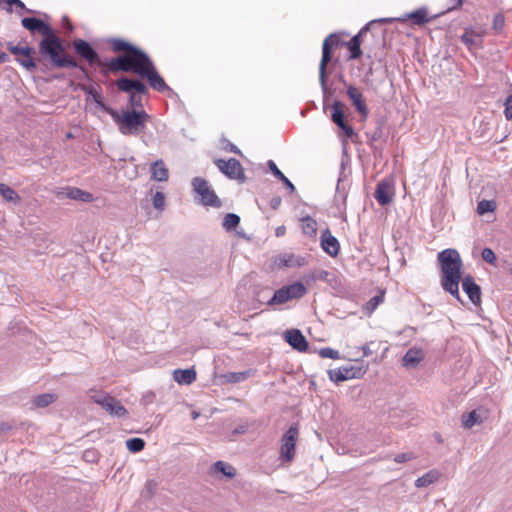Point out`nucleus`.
Returning a JSON list of instances; mask_svg holds the SVG:
<instances>
[{
  "instance_id": "obj_35",
  "label": "nucleus",
  "mask_w": 512,
  "mask_h": 512,
  "mask_svg": "<svg viewBox=\"0 0 512 512\" xmlns=\"http://www.w3.org/2000/svg\"><path fill=\"white\" fill-rule=\"evenodd\" d=\"M213 469L216 471V472H221L223 473V475H225L226 477L228 478H233L235 475H236V470L234 467H232L231 465L223 462V461H217L214 466H213Z\"/></svg>"
},
{
  "instance_id": "obj_56",
  "label": "nucleus",
  "mask_w": 512,
  "mask_h": 512,
  "mask_svg": "<svg viewBox=\"0 0 512 512\" xmlns=\"http://www.w3.org/2000/svg\"><path fill=\"white\" fill-rule=\"evenodd\" d=\"M7 59V55L5 53H0V63L4 62Z\"/></svg>"
},
{
  "instance_id": "obj_52",
  "label": "nucleus",
  "mask_w": 512,
  "mask_h": 512,
  "mask_svg": "<svg viewBox=\"0 0 512 512\" xmlns=\"http://www.w3.org/2000/svg\"><path fill=\"white\" fill-rule=\"evenodd\" d=\"M450 9H457L462 6L463 0H449Z\"/></svg>"
},
{
  "instance_id": "obj_37",
  "label": "nucleus",
  "mask_w": 512,
  "mask_h": 512,
  "mask_svg": "<svg viewBox=\"0 0 512 512\" xmlns=\"http://www.w3.org/2000/svg\"><path fill=\"white\" fill-rule=\"evenodd\" d=\"M252 375L250 370L242 371V372H230L225 375V378L228 382L238 383L248 379Z\"/></svg>"
},
{
  "instance_id": "obj_51",
  "label": "nucleus",
  "mask_w": 512,
  "mask_h": 512,
  "mask_svg": "<svg viewBox=\"0 0 512 512\" xmlns=\"http://www.w3.org/2000/svg\"><path fill=\"white\" fill-rule=\"evenodd\" d=\"M281 181L286 185L290 193H293L295 191V186L286 176Z\"/></svg>"
},
{
  "instance_id": "obj_55",
  "label": "nucleus",
  "mask_w": 512,
  "mask_h": 512,
  "mask_svg": "<svg viewBox=\"0 0 512 512\" xmlns=\"http://www.w3.org/2000/svg\"><path fill=\"white\" fill-rule=\"evenodd\" d=\"M280 202H281V200H280L279 198H278V199H276V200H274V201L272 202V203H273V204H272V207H273V208H276V207L280 204Z\"/></svg>"
},
{
  "instance_id": "obj_34",
  "label": "nucleus",
  "mask_w": 512,
  "mask_h": 512,
  "mask_svg": "<svg viewBox=\"0 0 512 512\" xmlns=\"http://www.w3.org/2000/svg\"><path fill=\"white\" fill-rule=\"evenodd\" d=\"M413 25H424L429 21L427 11L425 9H418L408 15Z\"/></svg>"
},
{
  "instance_id": "obj_3",
  "label": "nucleus",
  "mask_w": 512,
  "mask_h": 512,
  "mask_svg": "<svg viewBox=\"0 0 512 512\" xmlns=\"http://www.w3.org/2000/svg\"><path fill=\"white\" fill-rule=\"evenodd\" d=\"M107 113L112 117L123 135H137L144 132L146 124L150 120V116L144 110L117 112L113 109H107Z\"/></svg>"
},
{
  "instance_id": "obj_7",
  "label": "nucleus",
  "mask_w": 512,
  "mask_h": 512,
  "mask_svg": "<svg viewBox=\"0 0 512 512\" xmlns=\"http://www.w3.org/2000/svg\"><path fill=\"white\" fill-rule=\"evenodd\" d=\"M299 436L297 425H292L286 431L281 439L280 459L286 463H290L295 456L296 443Z\"/></svg>"
},
{
  "instance_id": "obj_24",
  "label": "nucleus",
  "mask_w": 512,
  "mask_h": 512,
  "mask_svg": "<svg viewBox=\"0 0 512 512\" xmlns=\"http://www.w3.org/2000/svg\"><path fill=\"white\" fill-rule=\"evenodd\" d=\"M364 30L362 29L357 35L353 36L348 42L343 43L349 51V59H358L362 55L361 51V36Z\"/></svg>"
},
{
  "instance_id": "obj_38",
  "label": "nucleus",
  "mask_w": 512,
  "mask_h": 512,
  "mask_svg": "<svg viewBox=\"0 0 512 512\" xmlns=\"http://www.w3.org/2000/svg\"><path fill=\"white\" fill-rule=\"evenodd\" d=\"M497 205L493 200H482L477 205V212L479 215H483L488 212L495 211Z\"/></svg>"
},
{
  "instance_id": "obj_14",
  "label": "nucleus",
  "mask_w": 512,
  "mask_h": 512,
  "mask_svg": "<svg viewBox=\"0 0 512 512\" xmlns=\"http://www.w3.org/2000/svg\"><path fill=\"white\" fill-rule=\"evenodd\" d=\"M364 373L365 370L359 366H345L328 371L329 379L335 383L360 378Z\"/></svg>"
},
{
  "instance_id": "obj_26",
  "label": "nucleus",
  "mask_w": 512,
  "mask_h": 512,
  "mask_svg": "<svg viewBox=\"0 0 512 512\" xmlns=\"http://www.w3.org/2000/svg\"><path fill=\"white\" fill-rule=\"evenodd\" d=\"M173 377L177 383L189 385L196 380V372L193 369H177Z\"/></svg>"
},
{
  "instance_id": "obj_49",
  "label": "nucleus",
  "mask_w": 512,
  "mask_h": 512,
  "mask_svg": "<svg viewBox=\"0 0 512 512\" xmlns=\"http://www.w3.org/2000/svg\"><path fill=\"white\" fill-rule=\"evenodd\" d=\"M414 458H415V455L413 453H400L394 457V461L397 463H403V462L410 461Z\"/></svg>"
},
{
  "instance_id": "obj_59",
  "label": "nucleus",
  "mask_w": 512,
  "mask_h": 512,
  "mask_svg": "<svg viewBox=\"0 0 512 512\" xmlns=\"http://www.w3.org/2000/svg\"><path fill=\"white\" fill-rule=\"evenodd\" d=\"M509 271H510V273L512 274V266L510 267Z\"/></svg>"
},
{
  "instance_id": "obj_23",
  "label": "nucleus",
  "mask_w": 512,
  "mask_h": 512,
  "mask_svg": "<svg viewBox=\"0 0 512 512\" xmlns=\"http://www.w3.org/2000/svg\"><path fill=\"white\" fill-rule=\"evenodd\" d=\"M22 25L32 32L39 31L44 36V38L53 33L47 24L37 18H23Z\"/></svg>"
},
{
  "instance_id": "obj_45",
  "label": "nucleus",
  "mask_w": 512,
  "mask_h": 512,
  "mask_svg": "<svg viewBox=\"0 0 512 512\" xmlns=\"http://www.w3.org/2000/svg\"><path fill=\"white\" fill-rule=\"evenodd\" d=\"M6 4L8 6V11H12V6H16L17 8L24 10L26 9L25 4L21 0H0V4Z\"/></svg>"
},
{
  "instance_id": "obj_46",
  "label": "nucleus",
  "mask_w": 512,
  "mask_h": 512,
  "mask_svg": "<svg viewBox=\"0 0 512 512\" xmlns=\"http://www.w3.org/2000/svg\"><path fill=\"white\" fill-rule=\"evenodd\" d=\"M89 94L92 95V97L94 98V101L104 110L107 112V109H111L110 107H107L103 102H102V97L101 95L93 88H91L89 90Z\"/></svg>"
},
{
  "instance_id": "obj_19",
  "label": "nucleus",
  "mask_w": 512,
  "mask_h": 512,
  "mask_svg": "<svg viewBox=\"0 0 512 512\" xmlns=\"http://www.w3.org/2000/svg\"><path fill=\"white\" fill-rule=\"evenodd\" d=\"M321 248L331 257H336L339 254V241L331 234L328 228L321 234Z\"/></svg>"
},
{
  "instance_id": "obj_28",
  "label": "nucleus",
  "mask_w": 512,
  "mask_h": 512,
  "mask_svg": "<svg viewBox=\"0 0 512 512\" xmlns=\"http://www.w3.org/2000/svg\"><path fill=\"white\" fill-rule=\"evenodd\" d=\"M423 358L422 351L420 349L411 348L403 357V365L406 367L418 364Z\"/></svg>"
},
{
  "instance_id": "obj_2",
  "label": "nucleus",
  "mask_w": 512,
  "mask_h": 512,
  "mask_svg": "<svg viewBox=\"0 0 512 512\" xmlns=\"http://www.w3.org/2000/svg\"><path fill=\"white\" fill-rule=\"evenodd\" d=\"M441 270V286L452 296L460 299L459 283L462 280L463 262L456 249L448 248L437 256Z\"/></svg>"
},
{
  "instance_id": "obj_20",
  "label": "nucleus",
  "mask_w": 512,
  "mask_h": 512,
  "mask_svg": "<svg viewBox=\"0 0 512 512\" xmlns=\"http://www.w3.org/2000/svg\"><path fill=\"white\" fill-rule=\"evenodd\" d=\"M285 340L290 346L299 352H305L308 349V342L302 332L298 329L286 331Z\"/></svg>"
},
{
  "instance_id": "obj_29",
  "label": "nucleus",
  "mask_w": 512,
  "mask_h": 512,
  "mask_svg": "<svg viewBox=\"0 0 512 512\" xmlns=\"http://www.w3.org/2000/svg\"><path fill=\"white\" fill-rule=\"evenodd\" d=\"M301 230L303 234L314 237L317 234V222L310 216L303 217L301 220Z\"/></svg>"
},
{
  "instance_id": "obj_6",
  "label": "nucleus",
  "mask_w": 512,
  "mask_h": 512,
  "mask_svg": "<svg viewBox=\"0 0 512 512\" xmlns=\"http://www.w3.org/2000/svg\"><path fill=\"white\" fill-rule=\"evenodd\" d=\"M306 294V288L301 282H295L278 289L269 304H284L289 300L299 299Z\"/></svg>"
},
{
  "instance_id": "obj_22",
  "label": "nucleus",
  "mask_w": 512,
  "mask_h": 512,
  "mask_svg": "<svg viewBox=\"0 0 512 512\" xmlns=\"http://www.w3.org/2000/svg\"><path fill=\"white\" fill-rule=\"evenodd\" d=\"M274 263L278 267H301L306 264L304 257L296 256L292 253H284L275 258Z\"/></svg>"
},
{
  "instance_id": "obj_21",
  "label": "nucleus",
  "mask_w": 512,
  "mask_h": 512,
  "mask_svg": "<svg viewBox=\"0 0 512 512\" xmlns=\"http://www.w3.org/2000/svg\"><path fill=\"white\" fill-rule=\"evenodd\" d=\"M463 290L468 295L469 299L476 306L481 303V289L478 284L475 283L471 276H467L462 280Z\"/></svg>"
},
{
  "instance_id": "obj_25",
  "label": "nucleus",
  "mask_w": 512,
  "mask_h": 512,
  "mask_svg": "<svg viewBox=\"0 0 512 512\" xmlns=\"http://www.w3.org/2000/svg\"><path fill=\"white\" fill-rule=\"evenodd\" d=\"M331 120L334 124H336L338 127L343 126L345 123V104L341 101H335L331 106Z\"/></svg>"
},
{
  "instance_id": "obj_42",
  "label": "nucleus",
  "mask_w": 512,
  "mask_h": 512,
  "mask_svg": "<svg viewBox=\"0 0 512 512\" xmlns=\"http://www.w3.org/2000/svg\"><path fill=\"white\" fill-rule=\"evenodd\" d=\"M505 26V17L502 13H497L493 18L492 28L496 33H500Z\"/></svg>"
},
{
  "instance_id": "obj_1",
  "label": "nucleus",
  "mask_w": 512,
  "mask_h": 512,
  "mask_svg": "<svg viewBox=\"0 0 512 512\" xmlns=\"http://www.w3.org/2000/svg\"><path fill=\"white\" fill-rule=\"evenodd\" d=\"M109 44L113 52L122 53L106 64L110 72H134L145 78L152 89L158 92L170 90L151 58L143 50L122 38H112Z\"/></svg>"
},
{
  "instance_id": "obj_40",
  "label": "nucleus",
  "mask_w": 512,
  "mask_h": 512,
  "mask_svg": "<svg viewBox=\"0 0 512 512\" xmlns=\"http://www.w3.org/2000/svg\"><path fill=\"white\" fill-rule=\"evenodd\" d=\"M384 300V295L383 294H380V295H376L374 297H372L365 305V310L368 314H371L377 307L380 303H382Z\"/></svg>"
},
{
  "instance_id": "obj_10",
  "label": "nucleus",
  "mask_w": 512,
  "mask_h": 512,
  "mask_svg": "<svg viewBox=\"0 0 512 512\" xmlns=\"http://www.w3.org/2000/svg\"><path fill=\"white\" fill-rule=\"evenodd\" d=\"M214 163L217 168L230 179L241 182L245 180L244 169L239 160L235 158H230L229 160L216 159Z\"/></svg>"
},
{
  "instance_id": "obj_33",
  "label": "nucleus",
  "mask_w": 512,
  "mask_h": 512,
  "mask_svg": "<svg viewBox=\"0 0 512 512\" xmlns=\"http://www.w3.org/2000/svg\"><path fill=\"white\" fill-rule=\"evenodd\" d=\"M0 194L8 202L18 203L20 201L18 193L6 184H0Z\"/></svg>"
},
{
  "instance_id": "obj_9",
  "label": "nucleus",
  "mask_w": 512,
  "mask_h": 512,
  "mask_svg": "<svg viewBox=\"0 0 512 512\" xmlns=\"http://www.w3.org/2000/svg\"><path fill=\"white\" fill-rule=\"evenodd\" d=\"M7 49L15 56V60L27 70L33 71L36 68V62L34 59L35 51L33 48L29 46H22L20 44L14 45L12 43H8Z\"/></svg>"
},
{
  "instance_id": "obj_54",
  "label": "nucleus",
  "mask_w": 512,
  "mask_h": 512,
  "mask_svg": "<svg viewBox=\"0 0 512 512\" xmlns=\"http://www.w3.org/2000/svg\"><path fill=\"white\" fill-rule=\"evenodd\" d=\"M285 233H286L285 226H279L276 228L275 234L277 237H282L285 235Z\"/></svg>"
},
{
  "instance_id": "obj_27",
  "label": "nucleus",
  "mask_w": 512,
  "mask_h": 512,
  "mask_svg": "<svg viewBox=\"0 0 512 512\" xmlns=\"http://www.w3.org/2000/svg\"><path fill=\"white\" fill-rule=\"evenodd\" d=\"M168 169L162 160H157L151 165V177L156 181L168 180Z\"/></svg>"
},
{
  "instance_id": "obj_17",
  "label": "nucleus",
  "mask_w": 512,
  "mask_h": 512,
  "mask_svg": "<svg viewBox=\"0 0 512 512\" xmlns=\"http://www.w3.org/2000/svg\"><path fill=\"white\" fill-rule=\"evenodd\" d=\"M485 34V29L483 28H466L463 35L461 36V41L467 46L469 50L478 47L482 43V38Z\"/></svg>"
},
{
  "instance_id": "obj_36",
  "label": "nucleus",
  "mask_w": 512,
  "mask_h": 512,
  "mask_svg": "<svg viewBox=\"0 0 512 512\" xmlns=\"http://www.w3.org/2000/svg\"><path fill=\"white\" fill-rule=\"evenodd\" d=\"M240 223V217L234 213H228L224 216L223 227L227 231L235 229Z\"/></svg>"
},
{
  "instance_id": "obj_18",
  "label": "nucleus",
  "mask_w": 512,
  "mask_h": 512,
  "mask_svg": "<svg viewBox=\"0 0 512 512\" xmlns=\"http://www.w3.org/2000/svg\"><path fill=\"white\" fill-rule=\"evenodd\" d=\"M393 196V186L389 181L382 180L377 184L374 197L380 205L385 206L391 203L393 200Z\"/></svg>"
},
{
  "instance_id": "obj_41",
  "label": "nucleus",
  "mask_w": 512,
  "mask_h": 512,
  "mask_svg": "<svg viewBox=\"0 0 512 512\" xmlns=\"http://www.w3.org/2000/svg\"><path fill=\"white\" fill-rule=\"evenodd\" d=\"M318 354L321 358H330V359H340V353L339 351L337 350H334L330 347H324V348H321L319 351H318Z\"/></svg>"
},
{
  "instance_id": "obj_58",
  "label": "nucleus",
  "mask_w": 512,
  "mask_h": 512,
  "mask_svg": "<svg viewBox=\"0 0 512 512\" xmlns=\"http://www.w3.org/2000/svg\"><path fill=\"white\" fill-rule=\"evenodd\" d=\"M89 453H90L89 451H86L85 454H84L85 457H88Z\"/></svg>"
},
{
  "instance_id": "obj_48",
  "label": "nucleus",
  "mask_w": 512,
  "mask_h": 512,
  "mask_svg": "<svg viewBox=\"0 0 512 512\" xmlns=\"http://www.w3.org/2000/svg\"><path fill=\"white\" fill-rule=\"evenodd\" d=\"M268 166L273 175L278 178L280 181L285 177V175L279 170L277 165L274 163V161L270 160L268 161Z\"/></svg>"
},
{
  "instance_id": "obj_8",
  "label": "nucleus",
  "mask_w": 512,
  "mask_h": 512,
  "mask_svg": "<svg viewBox=\"0 0 512 512\" xmlns=\"http://www.w3.org/2000/svg\"><path fill=\"white\" fill-rule=\"evenodd\" d=\"M195 192L200 196V202L204 206L220 207L221 201L210 188L208 182L200 177H196L192 182Z\"/></svg>"
},
{
  "instance_id": "obj_15",
  "label": "nucleus",
  "mask_w": 512,
  "mask_h": 512,
  "mask_svg": "<svg viewBox=\"0 0 512 512\" xmlns=\"http://www.w3.org/2000/svg\"><path fill=\"white\" fill-rule=\"evenodd\" d=\"M488 412V409L484 407H479L469 413L463 414L461 417L462 426L465 429H470L474 425L482 424L484 420L487 418Z\"/></svg>"
},
{
  "instance_id": "obj_5",
  "label": "nucleus",
  "mask_w": 512,
  "mask_h": 512,
  "mask_svg": "<svg viewBox=\"0 0 512 512\" xmlns=\"http://www.w3.org/2000/svg\"><path fill=\"white\" fill-rule=\"evenodd\" d=\"M340 45L339 35L332 33L327 36L322 45V58L319 65V80L323 87L326 86L327 73L326 68L332 58V51Z\"/></svg>"
},
{
  "instance_id": "obj_53",
  "label": "nucleus",
  "mask_w": 512,
  "mask_h": 512,
  "mask_svg": "<svg viewBox=\"0 0 512 512\" xmlns=\"http://www.w3.org/2000/svg\"><path fill=\"white\" fill-rule=\"evenodd\" d=\"M138 93H131V96H130V100L129 102L132 104V105H137L140 101H141V97L137 96Z\"/></svg>"
},
{
  "instance_id": "obj_50",
  "label": "nucleus",
  "mask_w": 512,
  "mask_h": 512,
  "mask_svg": "<svg viewBox=\"0 0 512 512\" xmlns=\"http://www.w3.org/2000/svg\"><path fill=\"white\" fill-rule=\"evenodd\" d=\"M346 138L352 139L356 133L352 126H350L348 123H345L343 126L339 127Z\"/></svg>"
},
{
  "instance_id": "obj_12",
  "label": "nucleus",
  "mask_w": 512,
  "mask_h": 512,
  "mask_svg": "<svg viewBox=\"0 0 512 512\" xmlns=\"http://www.w3.org/2000/svg\"><path fill=\"white\" fill-rule=\"evenodd\" d=\"M346 94L361 118L364 120L367 119L369 115V109L366 104V99L360 88L352 84H346Z\"/></svg>"
},
{
  "instance_id": "obj_32",
  "label": "nucleus",
  "mask_w": 512,
  "mask_h": 512,
  "mask_svg": "<svg viewBox=\"0 0 512 512\" xmlns=\"http://www.w3.org/2000/svg\"><path fill=\"white\" fill-rule=\"evenodd\" d=\"M56 400H57V395H55L53 393H45V394H40V395L36 396L33 399V404L36 407L44 408V407H47L48 405L54 403Z\"/></svg>"
},
{
  "instance_id": "obj_47",
  "label": "nucleus",
  "mask_w": 512,
  "mask_h": 512,
  "mask_svg": "<svg viewBox=\"0 0 512 512\" xmlns=\"http://www.w3.org/2000/svg\"><path fill=\"white\" fill-rule=\"evenodd\" d=\"M505 109H504V115L507 120L512 119V95H510L505 103H504Z\"/></svg>"
},
{
  "instance_id": "obj_4",
  "label": "nucleus",
  "mask_w": 512,
  "mask_h": 512,
  "mask_svg": "<svg viewBox=\"0 0 512 512\" xmlns=\"http://www.w3.org/2000/svg\"><path fill=\"white\" fill-rule=\"evenodd\" d=\"M39 52L43 57H49L56 67H77L76 60L65 53L60 38L54 32L40 41Z\"/></svg>"
},
{
  "instance_id": "obj_13",
  "label": "nucleus",
  "mask_w": 512,
  "mask_h": 512,
  "mask_svg": "<svg viewBox=\"0 0 512 512\" xmlns=\"http://www.w3.org/2000/svg\"><path fill=\"white\" fill-rule=\"evenodd\" d=\"M90 398L111 415L117 417H124L127 415V409L120 403L119 400L112 396L105 395L100 397L91 395Z\"/></svg>"
},
{
  "instance_id": "obj_16",
  "label": "nucleus",
  "mask_w": 512,
  "mask_h": 512,
  "mask_svg": "<svg viewBox=\"0 0 512 512\" xmlns=\"http://www.w3.org/2000/svg\"><path fill=\"white\" fill-rule=\"evenodd\" d=\"M117 88L122 92L146 94L148 89L144 83L136 79L120 78L116 81Z\"/></svg>"
},
{
  "instance_id": "obj_11",
  "label": "nucleus",
  "mask_w": 512,
  "mask_h": 512,
  "mask_svg": "<svg viewBox=\"0 0 512 512\" xmlns=\"http://www.w3.org/2000/svg\"><path fill=\"white\" fill-rule=\"evenodd\" d=\"M73 47L76 53L85 59L89 64H98L101 68L109 71L106 65L108 62L100 61L98 54L87 41L82 39L75 40L73 42Z\"/></svg>"
},
{
  "instance_id": "obj_44",
  "label": "nucleus",
  "mask_w": 512,
  "mask_h": 512,
  "mask_svg": "<svg viewBox=\"0 0 512 512\" xmlns=\"http://www.w3.org/2000/svg\"><path fill=\"white\" fill-rule=\"evenodd\" d=\"M153 206L162 210L165 206V195L162 192H156L153 196Z\"/></svg>"
},
{
  "instance_id": "obj_30",
  "label": "nucleus",
  "mask_w": 512,
  "mask_h": 512,
  "mask_svg": "<svg viewBox=\"0 0 512 512\" xmlns=\"http://www.w3.org/2000/svg\"><path fill=\"white\" fill-rule=\"evenodd\" d=\"M66 196L70 199L80 200L83 202L93 201V195L91 193L83 191L79 188H69L66 192Z\"/></svg>"
},
{
  "instance_id": "obj_31",
  "label": "nucleus",
  "mask_w": 512,
  "mask_h": 512,
  "mask_svg": "<svg viewBox=\"0 0 512 512\" xmlns=\"http://www.w3.org/2000/svg\"><path fill=\"white\" fill-rule=\"evenodd\" d=\"M439 476H440V474L438 471L431 470V471L427 472L426 474H424L423 476L419 477L415 481V485L418 488L426 487V486L436 482L439 479Z\"/></svg>"
},
{
  "instance_id": "obj_39",
  "label": "nucleus",
  "mask_w": 512,
  "mask_h": 512,
  "mask_svg": "<svg viewBox=\"0 0 512 512\" xmlns=\"http://www.w3.org/2000/svg\"><path fill=\"white\" fill-rule=\"evenodd\" d=\"M145 442L141 438H131L126 441V447L130 452L137 453L144 449Z\"/></svg>"
},
{
  "instance_id": "obj_57",
  "label": "nucleus",
  "mask_w": 512,
  "mask_h": 512,
  "mask_svg": "<svg viewBox=\"0 0 512 512\" xmlns=\"http://www.w3.org/2000/svg\"><path fill=\"white\" fill-rule=\"evenodd\" d=\"M230 150L232 152H234V153H239V150H238V148L235 145H231V149Z\"/></svg>"
},
{
  "instance_id": "obj_43",
  "label": "nucleus",
  "mask_w": 512,
  "mask_h": 512,
  "mask_svg": "<svg viewBox=\"0 0 512 512\" xmlns=\"http://www.w3.org/2000/svg\"><path fill=\"white\" fill-rule=\"evenodd\" d=\"M482 259L492 265L496 264V255L491 248H484L481 253Z\"/></svg>"
}]
</instances>
